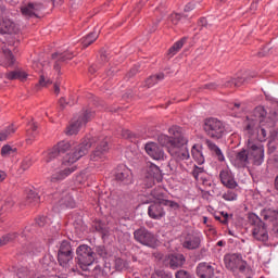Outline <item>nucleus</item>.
<instances>
[{"label": "nucleus", "mask_w": 278, "mask_h": 278, "mask_svg": "<svg viewBox=\"0 0 278 278\" xmlns=\"http://www.w3.org/2000/svg\"><path fill=\"white\" fill-rule=\"evenodd\" d=\"M93 144L97 146L94 151L90 154L91 162H101V160H105V155H108V152L110 151L108 137L87 136L78 146L63 157V166H68L71 164H75V162H79L84 155H88V152Z\"/></svg>", "instance_id": "1"}, {"label": "nucleus", "mask_w": 278, "mask_h": 278, "mask_svg": "<svg viewBox=\"0 0 278 278\" xmlns=\"http://www.w3.org/2000/svg\"><path fill=\"white\" fill-rule=\"evenodd\" d=\"M266 109L264 106H256L252 115L247 116L243 122V129L251 138L255 136L256 131L260 129L264 121H266Z\"/></svg>", "instance_id": "2"}, {"label": "nucleus", "mask_w": 278, "mask_h": 278, "mask_svg": "<svg viewBox=\"0 0 278 278\" xmlns=\"http://www.w3.org/2000/svg\"><path fill=\"white\" fill-rule=\"evenodd\" d=\"M203 129L213 140H220L223 136L227 132V128H225V123L216 117H210L204 121Z\"/></svg>", "instance_id": "3"}, {"label": "nucleus", "mask_w": 278, "mask_h": 278, "mask_svg": "<svg viewBox=\"0 0 278 278\" xmlns=\"http://www.w3.org/2000/svg\"><path fill=\"white\" fill-rule=\"evenodd\" d=\"M168 153L176 162H184L186 160H190V151L188 150V138L184 136V132L180 135V138L176 140L174 147L169 148Z\"/></svg>", "instance_id": "4"}, {"label": "nucleus", "mask_w": 278, "mask_h": 278, "mask_svg": "<svg viewBox=\"0 0 278 278\" xmlns=\"http://www.w3.org/2000/svg\"><path fill=\"white\" fill-rule=\"evenodd\" d=\"M77 264L81 270H88V266H92L96 260V253L88 244H81L76 249Z\"/></svg>", "instance_id": "5"}, {"label": "nucleus", "mask_w": 278, "mask_h": 278, "mask_svg": "<svg viewBox=\"0 0 278 278\" xmlns=\"http://www.w3.org/2000/svg\"><path fill=\"white\" fill-rule=\"evenodd\" d=\"M248 157L254 166H262L264 164V146L262 143H253L248 140Z\"/></svg>", "instance_id": "6"}, {"label": "nucleus", "mask_w": 278, "mask_h": 278, "mask_svg": "<svg viewBox=\"0 0 278 278\" xmlns=\"http://www.w3.org/2000/svg\"><path fill=\"white\" fill-rule=\"evenodd\" d=\"M249 220L251 225H254L252 235L255 240H258V242H268V231L266 230L264 222H262L255 214H250Z\"/></svg>", "instance_id": "7"}, {"label": "nucleus", "mask_w": 278, "mask_h": 278, "mask_svg": "<svg viewBox=\"0 0 278 278\" xmlns=\"http://www.w3.org/2000/svg\"><path fill=\"white\" fill-rule=\"evenodd\" d=\"M151 195L156 200V202L152 203L148 208V214L150 218L154 220H160V218H164L166 216V211H164V203H162V192H157V190H153Z\"/></svg>", "instance_id": "8"}, {"label": "nucleus", "mask_w": 278, "mask_h": 278, "mask_svg": "<svg viewBox=\"0 0 278 278\" xmlns=\"http://www.w3.org/2000/svg\"><path fill=\"white\" fill-rule=\"evenodd\" d=\"M134 238L136 242H139V244H142L143 247H149L150 249H155L157 247V238L144 227L135 230Z\"/></svg>", "instance_id": "9"}, {"label": "nucleus", "mask_w": 278, "mask_h": 278, "mask_svg": "<svg viewBox=\"0 0 278 278\" xmlns=\"http://www.w3.org/2000/svg\"><path fill=\"white\" fill-rule=\"evenodd\" d=\"M169 136L161 135L159 137V142L162 144V147H166L167 151H170V147H174V144L181 138V135L184 134L181 131V128L179 126H173L168 129Z\"/></svg>", "instance_id": "10"}, {"label": "nucleus", "mask_w": 278, "mask_h": 278, "mask_svg": "<svg viewBox=\"0 0 278 278\" xmlns=\"http://www.w3.org/2000/svg\"><path fill=\"white\" fill-rule=\"evenodd\" d=\"M94 116V112L92 111H84L83 116L75 119L65 130L66 136H75L79 134V129H81L83 125H86L89 121Z\"/></svg>", "instance_id": "11"}, {"label": "nucleus", "mask_w": 278, "mask_h": 278, "mask_svg": "<svg viewBox=\"0 0 278 278\" xmlns=\"http://www.w3.org/2000/svg\"><path fill=\"white\" fill-rule=\"evenodd\" d=\"M277 123V112L271 113V117H266V119L261 124L256 134L254 135L258 142H266L268 138V129L275 127Z\"/></svg>", "instance_id": "12"}, {"label": "nucleus", "mask_w": 278, "mask_h": 278, "mask_svg": "<svg viewBox=\"0 0 278 278\" xmlns=\"http://www.w3.org/2000/svg\"><path fill=\"white\" fill-rule=\"evenodd\" d=\"M146 153L152 157V160H164L165 153H164V148H162L160 144L155 142H149L144 147Z\"/></svg>", "instance_id": "13"}, {"label": "nucleus", "mask_w": 278, "mask_h": 278, "mask_svg": "<svg viewBox=\"0 0 278 278\" xmlns=\"http://www.w3.org/2000/svg\"><path fill=\"white\" fill-rule=\"evenodd\" d=\"M249 164H251V161L249 159L248 150L242 149L235 154V157L232 159V165L236 168H247Z\"/></svg>", "instance_id": "14"}, {"label": "nucleus", "mask_w": 278, "mask_h": 278, "mask_svg": "<svg viewBox=\"0 0 278 278\" xmlns=\"http://www.w3.org/2000/svg\"><path fill=\"white\" fill-rule=\"evenodd\" d=\"M219 179L225 186V188H228L229 190H236L238 187V181H236V178L233 177V174L229 172L228 169H222L219 172Z\"/></svg>", "instance_id": "15"}, {"label": "nucleus", "mask_w": 278, "mask_h": 278, "mask_svg": "<svg viewBox=\"0 0 278 278\" xmlns=\"http://www.w3.org/2000/svg\"><path fill=\"white\" fill-rule=\"evenodd\" d=\"M184 249L194 251L201 248V236L199 233H188L182 242Z\"/></svg>", "instance_id": "16"}, {"label": "nucleus", "mask_w": 278, "mask_h": 278, "mask_svg": "<svg viewBox=\"0 0 278 278\" xmlns=\"http://www.w3.org/2000/svg\"><path fill=\"white\" fill-rule=\"evenodd\" d=\"M40 10H42V3L28 2L26 5L21 8V13L26 18H31V16L38 17V12H40Z\"/></svg>", "instance_id": "17"}, {"label": "nucleus", "mask_w": 278, "mask_h": 278, "mask_svg": "<svg viewBox=\"0 0 278 278\" xmlns=\"http://www.w3.org/2000/svg\"><path fill=\"white\" fill-rule=\"evenodd\" d=\"M214 270L212 263L203 262L197 266L195 273L200 278H215Z\"/></svg>", "instance_id": "18"}, {"label": "nucleus", "mask_w": 278, "mask_h": 278, "mask_svg": "<svg viewBox=\"0 0 278 278\" xmlns=\"http://www.w3.org/2000/svg\"><path fill=\"white\" fill-rule=\"evenodd\" d=\"M224 263L228 270H238V266L242 264V256L239 254H227L224 257Z\"/></svg>", "instance_id": "19"}, {"label": "nucleus", "mask_w": 278, "mask_h": 278, "mask_svg": "<svg viewBox=\"0 0 278 278\" xmlns=\"http://www.w3.org/2000/svg\"><path fill=\"white\" fill-rule=\"evenodd\" d=\"M148 179L150 184L148 185L149 188H152L156 184H160L163 179L162 172L160 170V167L153 165L148 169Z\"/></svg>", "instance_id": "20"}, {"label": "nucleus", "mask_w": 278, "mask_h": 278, "mask_svg": "<svg viewBox=\"0 0 278 278\" xmlns=\"http://www.w3.org/2000/svg\"><path fill=\"white\" fill-rule=\"evenodd\" d=\"M27 77H29L27 72L21 68L4 73V79H8L9 81H14L16 79H18V81H27Z\"/></svg>", "instance_id": "21"}, {"label": "nucleus", "mask_w": 278, "mask_h": 278, "mask_svg": "<svg viewBox=\"0 0 278 278\" xmlns=\"http://www.w3.org/2000/svg\"><path fill=\"white\" fill-rule=\"evenodd\" d=\"M73 58H75V54L71 51H66L62 53L60 52L52 53V60H56L54 63V70L60 72V64H62V62H68V60H73Z\"/></svg>", "instance_id": "22"}, {"label": "nucleus", "mask_w": 278, "mask_h": 278, "mask_svg": "<svg viewBox=\"0 0 278 278\" xmlns=\"http://www.w3.org/2000/svg\"><path fill=\"white\" fill-rule=\"evenodd\" d=\"M168 264L172 270H177L186 264V256L184 254H170L168 255Z\"/></svg>", "instance_id": "23"}, {"label": "nucleus", "mask_w": 278, "mask_h": 278, "mask_svg": "<svg viewBox=\"0 0 278 278\" xmlns=\"http://www.w3.org/2000/svg\"><path fill=\"white\" fill-rule=\"evenodd\" d=\"M75 170H76V167L73 166V167H67L63 170L56 172L51 176L50 181H52V184L62 181V180L66 179V177H68V175H71L72 173H75Z\"/></svg>", "instance_id": "24"}, {"label": "nucleus", "mask_w": 278, "mask_h": 278, "mask_svg": "<svg viewBox=\"0 0 278 278\" xmlns=\"http://www.w3.org/2000/svg\"><path fill=\"white\" fill-rule=\"evenodd\" d=\"M115 179L117 181H122L123 184H131V169L127 167L118 169L115 175Z\"/></svg>", "instance_id": "25"}, {"label": "nucleus", "mask_w": 278, "mask_h": 278, "mask_svg": "<svg viewBox=\"0 0 278 278\" xmlns=\"http://www.w3.org/2000/svg\"><path fill=\"white\" fill-rule=\"evenodd\" d=\"M0 34H16V24L11 20L0 21Z\"/></svg>", "instance_id": "26"}, {"label": "nucleus", "mask_w": 278, "mask_h": 278, "mask_svg": "<svg viewBox=\"0 0 278 278\" xmlns=\"http://www.w3.org/2000/svg\"><path fill=\"white\" fill-rule=\"evenodd\" d=\"M25 205L28 207H36V205H40V195L34 190H30L27 193Z\"/></svg>", "instance_id": "27"}, {"label": "nucleus", "mask_w": 278, "mask_h": 278, "mask_svg": "<svg viewBox=\"0 0 278 278\" xmlns=\"http://www.w3.org/2000/svg\"><path fill=\"white\" fill-rule=\"evenodd\" d=\"M188 38L184 37L180 40L176 41L173 47L168 49L167 55L173 58V55H177L179 51L184 48L185 42H187Z\"/></svg>", "instance_id": "28"}, {"label": "nucleus", "mask_w": 278, "mask_h": 278, "mask_svg": "<svg viewBox=\"0 0 278 278\" xmlns=\"http://www.w3.org/2000/svg\"><path fill=\"white\" fill-rule=\"evenodd\" d=\"M58 262L63 268H68V264L73 262V254L58 252Z\"/></svg>", "instance_id": "29"}, {"label": "nucleus", "mask_w": 278, "mask_h": 278, "mask_svg": "<svg viewBox=\"0 0 278 278\" xmlns=\"http://www.w3.org/2000/svg\"><path fill=\"white\" fill-rule=\"evenodd\" d=\"M94 278H108L110 275V267L98 265L92 270Z\"/></svg>", "instance_id": "30"}, {"label": "nucleus", "mask_w": 278, "mask_h": 278, "mask_svg": "<svg viewBox=\"0 0 278 278\" xmlns=\"http://www.w3.org/2000/svg\"><path fill=\"white\" fill-rule=\"evenodd\" d=\"M206 146L210 149V151L215 153L219 162H225V155H223V151H220V148H218L216 143L212 142L211 140H206Z\"/></svg>", "instance_id": "31"}, {"label": "nucleus", "mask_w": 278, "mask_h": 278, "mask_svg": "<svg viewBox=\"0 0 278 278\" xmlns=\"http://www.w3.org/2000/svg\"><path fill=\"white\" fill-rule=\"evenodd\" d=\"M206 146L210 149V151L215 153L219 162H225V155H223V151H220V148H218L216 143L212 142L211 140H206Z\"/></svg>", "instance_id": "32"}, {"label": "nucleus", "mask_w": 278, "mask_h": 278, "mask_svg": "<svg viewBox=\"0 0 278 278\" xmlns=\"http://www.w3.org/2000/svg\"><path fill=\"white\" fill-rule=\"evenodd\" d=\"M3 53H4L5 66L8 68H12V66H14V64H16V58L12 53V50H10L8 48L3 49Z\"/></svg>", "instance_id": "33"}, {"label": "nucleus", "mask_w": 278, "mask_h": 278, "mask_svg": "<svg viewBox=\"0 0 278 278\" xmlns=\"http://www.w3.org/2000/svg\"><path fill=\"white\" fill-rule=\"evenodd\" d=\"M201 149L203 148H197V146H193L191 149L192 157L198 164H204L205 162V156H203V151H201Z\"/></svg>", "instance_id": "34"}, {"label": "nucleus", "mask_w": 278, "mask_h": 278, "mask_svg": "<svg viewBox=\"0 0 278 278\" xmlns=\"http://www.w3.org/2000/svg\"><path fill=\"white\" fill-rule=\"evenodd\" d=\"M244 84V78H230L223 84V88H240Z\"/></svg>", "instance_id": "35"}, {"label": "nucleus", "mask_w": 278, "mask_h": 278, "mask_svg": "<svg viewBox=\"0 0 278 278\" xmlns=\"http://www.w3.org/2000/svg\"><path fill=\"white\" fill-rule=\"evenodd\" d=\"M163 79H164V73L152 75L146 80V87L152 88V86H155V84H157L159 81H162Z\"/></svg>", "instance_id": "36"}, {"label": "nucleus", "mask_w": 278, "mask_h": 278, "mask_svg": "<svg viewBox=\"0 0 278 278\" xmlns=\"http://www.w3.org/2000/svg\"><path fill=\"white\" fill-rule=\"evenodd\" d=\"M99 38V33L98 31H92L88 36L81 39L83 47L86 49L92 45Z\"/></svg>", "instance_id": "37"}, {"label": "nucleus", "mask_w": 278, "mask_h": 278, "mask_svg": "<svg viewBox=\"0 0 278 278\" xmlns=\"http://www.w3.org/2000/svg\"><path fill=\"white\" fill-rule=\"evenodd\" d=\"M205 175V169L203 167H199L197 165L193 166L192 176L195 181H207L203 176Z\"/></svg>", "instance_id": "38"}, {"label": "nucleus", "mask_w": 278, "mask_h": 278, "mask_svg": "<svg viewBox=\"0 0 278 278\" xmlns=\"http://www.w3.org/2000/svg\"><path fill=\"white\" fill-rule=\"evenodd\" d=\"M262 216L264 220H270V223H273V220H277L278 218V210H273V208L265 210L262 213Z\"/></svg>", "instance_id": "39"}, {"label": "nucleus", "mask_w": 278, "mask_h": 278, "mask_svg": "<svg viewBox=\"0 0 278 278\" xmlns=\"http://www.w3.org/2000/svg\"><path fill=\"white\" fill-rule=\"evenodd\" d=\"M60 150L56 146H54L52 149L48 150L45 155V162L49 163L52 162V160H55L60 155Z\"/></svg>", "instance_id": "40"}, {"label": "nucleus", "mask_w": 278, "mask_h": 278, "mask_svg": "<svg viewBox=\"0 0 278 278\" xmlns=\"http://www.w3.org/2000/svg\"><path fill=\"white\" fill-rule=\"evenodd\" d=\"M16 238H18L17 232H12V233L2 236L0 238V247H5V244H10V242H14V240H16Z\"/></svg>", "instance_id": "41"}, {"label": "nucleus", "mask_w": 278, "mask_h": 278, "mask_svg": "<svg viewBox=\"0 0 278 278\" xmlns=\"http://www.w3.org/2000/svg\"><path fill=\"white\" fill-rule=\"evenodd\" d=\"M163 197L164 194L161 193V203H163L165 207H169L170 210H181V205H179V203L173 200H166Z\"/></svg>", "instance_id": "42"}, {"label": "nucleus", "mask_w": 278, "mask_h": 278, "mask_svg": "<svg viewBox=\"0 0 278 278\" xmlns=\"http://www.w3.org/2000/svg\"><path fill=\"white\" fill-rule=\"evenodd\" d=\"M58 253L73 254V247L71 245V241H68V240L61 241Z\"/></svg>", "instance_id": "43"}, {"label": "nucleus", "mask_w": 278, "mask_h": 278, "mask_svg": "<svg viewBox=\"0 0 278 278\" xmlns=\"http://www.w3.org/2000/svg\"><path fill=\"white\" fill-rule=\"evenodd\" d=\"M60 205L62 207H71V208H73V207H75V200L73 199V197L67 194V195H65L64 198H62L60 200Z\"/></svg>", "instance_id": "44"}, {"label": "nucleus", "mask_w": 278, "mask_h": 278, "mask_svg": "<svg viewBox=\"0 0 278 278\" xmlns=\"http://www.w3.org/2000/svg\"><path fill=\"white\" fill-rule=\"evenodd\" d=\"M55 147L60 153H66V151H70L72 144H71V141L63 140L58 142Z\"/></svg>", "instance_id": "45"}, {"label": "nucleus", "mask_w": 278, "mask_h": 278, "mask_svg": "<svg viewBox=\"0 0 278 278\" xmlns=\"http://www.w3.org/2000/svg\"><path fill=\"white\" fill-rule=\"evenodd\" d=\"M15 129L14 126H9L7 129L2 130L0 132V142H3L4 140H8L12 134H14Z\"/></svg>", "instance_id": "46"}, {"label": "nucleus", "mask_w": 278, "mask_h": 278, "mask_svg": "<svg viewBox=\"0 0 278 278\" xmlns=\"http://www.w3.org/2000/svg\"><path fill=\"white\" fill-rule=\"evenodd\" d=\"M93 227H94L96 231H98V233H102V236H105L108 233L105 224H103L101 220L96 222Z\"/></svg>", "instance_id": "47"}, {"label": "nucleus", "mask_w": 278, "mask_h": 278, "mask_svg": "<svg viewBox=\"0 0 278 278\" xmlns=\"http://www.w3.org/2000/svg\"><path fill=\"white\" fill-rule=\"evenodd\" d=\"M222 199H224V201H236L238 199V193L228 190L222 195Z\"/></svg>", "instance_id": "48"}, {"label": "nucleus", "mask_w": 278, "mask_h": 278, "mask_svg": "<svg viewBox=\"0 0 278 278\" xmlns=\"http://www.w3.org/2000/svg\"><path fill=\"white\" fill-rule=\"evenodd\" d=\"M152 277L155 278H173V274L169 271H166L164 269H159L155 271V275H153Z\"/></svg>", "instance_id": "49"}, {"label": "nucleus", "mask_w": 278, "mask_h": 278, "mask_svg": "<svg viewBox=\"0 0 278 278\" xmlns=\"http://www.w3.org/2000/svg\"><path fill=\"white\" fill-rule=\"evenodd\" d=\"M16 152V149H13L12 147L10 146H3L2 149H1V155L2 157H8V155H12V153H15Z\"/></svg>", "instance_id": "50"}, {"label": "nucleus", "mask_w": 278, "mask_h": 278, "mask_svg": "<svg viewBox=\"0 0 278 278\" xmlns=\"http://www.w3.org/2000/svg\"><path fill=\"white\" fill-rule=\"evenodd\" d=\"M31 164H34V161L31 160V157H25L21 164V169L29 170V168H31Z\"/></svg>", "instance_id": "51"}, {"label": "nucleus", "mask_w": 278, "mask_h": 278, "mask_svg": "<svg viewBox=\"0 0 278 278\" xmlns=\"http://www.w3.org/2000/svg\"><path fill=\"white\" fill-rule=\"evenodd\" d=\"M199 27L200 31H203V29H212V24L207 23V18L201 17L199 20Z\"/></svg>", "instance_id": "52"}, {"label": "nucleus", "mask_w": 278, "mask_h": 278, "mask_svg": "<svg viewBox=\"0 0 278 278\" xmlns=\"http://www.w3.org/2000/svg\"><path fill=\"white\" fill-rule=\"evenodd\" d=\"M41 264L46 270H49V268H52L54 263L51 261V256H43Z\"/></svg>", "instance_id": "53"}, {"label": "nucleus", "mask_w": 278, "mask_h": 278, "mask_svg": "<svg viewBox=\"0 0 278 278\" xmlns=\"http://www.w3.org/2000/svg\"><path fill=\"white\" fill-rule=\"evenodd\" d=\"M168 21L173 24V25H178L179 22L181 21V14L179 13H173L169 15Z\"/></svg>", "instance_id": "54"}, {"label": "nucleus", "mask_w": 278, "mask_h": 278, "mask_svg": "<svg viewBox=\"0 0 278 278\" xmlns=\"http://www.w3.org/2000/svg\"><path fill=\"white\" fill-rule=\"evenodd\" d=\"M51 84L52 81L50 79L47 80V78H45V75H41L37 84V88L38 86H41V88H46V86H51Z\"/></svg>", "instance_id": "55"}, {"label": "nucleus", "mask_w": 278, "mask_h": 278, "mask_svg": "<svg viewBox=\"0 0 278 278\" xmlns=\"http://www.w3.org/2000/svg\"><path fill=\"white\" fill-rule=\"evenodd\" d=\"M175 277L176 278H192L190 273L185 269H180V270L176 271Z\"/></svg>", "instance_id": "56"}, {"label": "nucleus", "mask_w": 278, "mask_h": 278, "mask_svg": "<svg viewBox=\"0 0 278 278\" xmlns=\"http://www.w3.org/2000/svg\"><path fill=\"white\" fill-rule=\"evenodd\" d=\"M140 71V66L135 65L130 71L126 74L127 79H131V77H135V75Z\"/></svg>", "instance_id": "57"}, {"label": "nucleus", "mask_w": 278, "mask_h": 278, "mask_svg": "<svg viewBox=\"0 0 278 278\" xmlns=\"http://www.w3.org/2000/svg\"><path fill=\"white\" fill-rule=\"evenodd\" d=\"M36 223L39 227H45L47 225V223H49V219L46 216H39L36 219Z\"/></svg>", "instance_id": "58"}, {"label": "nucleus", "mask_w": 278, "mask_h": 278, "mask_svg": "<svg viewBox=\"0 0 278 278\" xmlns=\"http://www.w3.org/2000/svg\"><path fill=\"white\" fill-rule=\"evenodd\" d=\"M123 138L131 140L132 138H136V135L131 132V130L124 129L122 130Z\"/></svg>", "instance_id": "59"}, {"label": "nucleus", "mask_w": 278, "mask_h": 278, "mask_svg": "<svg viewBox=\"0 0 278 278\" xmlns=\"http://www.w3.org/2000/svg\"><path fill=\"white\" fill-rule=\"evenodd\" d=\"M59 105H60L61 110H64V108H66V105H75V103L71 104V102H66V98L62 97L59 100Z\"/></svg>", "instance_id": "60"}, {"label": "nucleus", "mask_w": 278, "mask_h": 278, "mask_svg": "<svg viewBox=\"0 0 278 278\" xmlns=\"http://www.w3.org/2000/svg\"><path fill=\"white\" fill-rule=\"evenodd\" d=\"M5 210H12L14 207V200L12 198H8L4 202Z\"/></svg>", "instance_id": "61"}, {"label": "nucleus", "mask_w": 278, "mask_h": 278, "mask_svg": "<svg viewBox=\"0 0 278 278\" xmlns=\"http://www.w3.org/2000/svg\"><path fill=\"white\" fill-rule=\"evenodd\" d=\"M116 73H118V70L110 68L109 71H106V76L109 79H112V77H114L116 75Z\"/></svg>", "instance_id": "62"}, {"label": "nucleus", "mask_w": 278, "mask_h": 278, "mask_svg": "<svg viewBox=\"0 0 278 278\" xmlns=\"http://www.w3.org/2000/svg\"><path fill=\"white\" fill-rule=\"evenodd\" d=\"M100 61L102 62V64H105V62L109 61L108 52H105V51H102V52H101V54H100Z\"/></svg>", "instance_id": "63"}, {"label": "nucleus", "mask_w": 278, "mask_h": 278, "mask_svg": "<svg viewBox=\"0 0 278 278\" xmlns=\"http://www.w3.org/2000/svg\"><path fill=\"white\" fill-rule=\"evenodd\" d=\"M96 251H97L98 255H101V257H103V255H105V248L103 245L97 247Z\"/></svg>", "instance_id": "64"}]
</instances>
